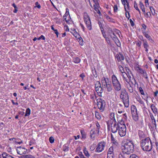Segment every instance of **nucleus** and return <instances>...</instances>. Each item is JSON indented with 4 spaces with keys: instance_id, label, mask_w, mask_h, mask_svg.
<instances>
[{
    "instance_id": "864d4df0",
    "label": "nucleus",
    "mask_w": 158,
    "mask_h": 158,
    "mask_svg": "<svg viewBox=\"0 0 158 158\" xmlns=\"http://www.w3.org/2000/svg\"><path fill=\"white\" fill-rule=\"evenodd\" d=\"M114 11L115 12H116L118 9V7L116 5H114Z\"/></svg>"
},
{
    "instance_id": "bb28decb",
    "label": "nucleus",
    "mask_w": 158,
    "mask_h": 158,
    "mask_svg": "<svg viewBox=\"0 0 158 158\" xmlns=\"http://www.w3.org/2000/svg\"><path fill=\"white\" fill-rule=\"evenodd\" d=\"M51 27L52 30L54 31V33L56 35L57 37H58V35L59 34V33L58 32L57 30L55 29L53 26L52 25Z\"/></svg>"
},
{
    "instance_id": "6ab92c4d",
    "label": "nucleus",
    "mask_w": 158,
    "mask_h": 158,
    "mask_svg": "<svg viewBox=\"0 0 158 158\" xmlns=\"http://www.w3.org/2000/svg\"><path fill=\"white\" fill-rule=\"evenodd\" d=\"M104 87H106L108 92H111L112 90V87L110 82H108V84Z\"/></svg>"
},
{
    "instance_id": "c9c22d12",
    "label": "nucleus",
    "mask_w": 158,
    "mask_h": 158,
    "mask_svg": "<svg viewBox=\"0 0 158 158\" xmlns=\"http://www.w3.org/2000/svg\"><path fill=\"white\" fill-rule=\"evenodd\" d=\"M150 118L152 121V123H153L154 122H155L156 120L154 118V117L153 114L152 113H150Z\"/></svg>"
},
{
    "instance_id": "49530a36",
    "label": "nucleus",
    "mask_w": 158,
    "mask_h": 158,
    "mask_svg": "<svg viewBox=\"0 0 158 158\" xmlns=\"http://www.w3.org/2000/svg\"><path fill=\"white\" fill-rule=\"evenodd\" d=\"M54 139L52 136L50 137V143H53L54 141Z\"/></svg>"
},
{
    "instance_id": "7ed1b4c3",
    "label": "nucleus",
    "mask_w": 158,
    "mask_h": 158,
    "mask_svg": "<svg viewBox=\"0 0 158 158\" xmlns=\"http://www.w3.org/2000/svg\"><path fill=\"white\" fill-rule=\"evenodd\" d=\"M111 79L114 89L118 91H119L121 89V86L117 77L114 75H113L111 77Z\"/></svg>"
},
{
    "instance_id": "8fccbe9b",
    "label": "nucleus",
    "mask_w": 158,
    "mask_h": 158,
    "mask_svg": "<svg viewBox=\"0 0 158 158\" xmlns=\"http://www.w3.org/2000/svg\"><path fill=\"white\" fill-rule=\"evenodd\" d=\"M35 5L38 8L40 9V8L41 6L38 2H36L35 3Z\"/></svg>"
},
{
    "instance_id": "7c9ffc66",
    "label": "nucleus",
    "mask_w": 158,
    "mask_h": 158,
    "mask_svg": "<svg viewBox=\"0 0 158 158\" xmlns=\"http://www.w3.org/2000/svg\"><path fill=\"white\" fill-rule=\"evenodd\" d=\"M31 113V110L29 108H28L26 110V113L25 114V116H27L29 115Z\"/></svg>"
},
{
    "instance_id": "a878e982",
    "label": "nucleus",
    "mask_w": 158,
    "mask_h": 158,
    "mask_svg": "<svg viewBox=\"0 0 158 158\" xmlns=\"http://www.w3.org/2000/svg\"><path fill=\"white\" fill-rule=\"evenodd\" d=\"M139 5L142 11L144 13H145V9L143 4L141 2H139Z\"/></svg>"
},
{
    "instance_id": "4be33fe9",
    "label": "nucleus",
    "mask_w": 158,
    "mask_h": 158,
    "mask_svg": "<svg viewBox=\"0 0 158 158\" xmlns=\"http://www.w3.org/2000/svg\"><path fill=\"white\" fill-rule=\"evenodd\" d=\"M139 89L140 92L142 95H145V96L147 98V99H144L146 100V102H148V100H147V98L148 97V95L147 94L145 95V94L144 93L143 90L141 87H140L139 88Z\"/></svg>"
},
{
    "instance_id": "2f4dec72",
    "label": "nucleus",
    "mask_w": 158,
    "mask_h": 158,
    "mask_svg": "<svg viewBox=\"0 0 158 158\" xmlns=\"http://www.w3.org/2000/svg\"><path fill=\"white\" fill-rule=\"evenodd\" d=\"M96 131L98 133V134L99 133V129L100 127V125L98 122H97L96 123Z\"/></svg>"
},
{
    "instance_id": "a19ab883",
    "label": "nucleus",
    "mask_w": 158,
    "mask_h": 158,
    "mask_svg": "<svg viewBox=\"0 0 158 158\" xmlns=\"http://www.w3.org/2000/svg\"><path fill=\"white\" fill-rule=\"evenodd\" d=\"M94 7L95 10L96 11H97L98 10V3L97 4H94Z\"/></svg>"
},
{
    "instance_id": "72a5a7b5",
    "label": "nucleus",
    "mask_w": 158,
    "mask_h": 158,
    "mask_svg": "<svg viewBox=\"0 0 158 158\" xmlns=\"http://www.w3.org/2000/svg\"><path fill=\"white\" fill-rule=\"evenodd\" d=\"M113 147H110L108 150L107 154H113Z\"/></svg>"
},
{
    "instance_id": "3c124183",
    "label": "nucleus",
    "mask_w": 158,
    "mask_h": 158,
    "mask_svg": "<svg viewBox=\"0 0 158 158\" xmlns=\"http://www.w3.org/2000/svg\"><path fill=\"white\" fill-rule=\"evenodd\" d=\"M126 17L129 19L130 18V14L128 11L126 12Z\"/></svg>"
},
{
    "instance_id": "6e6d98bb",
    "label": "nucleus",
    "mask_w": 158,
    "mask_h": 158,
    "mask_svg": "<svg viewBox=\"0 0 158 158\" xmlns=\"http://www.w3.org/2000/svg\"><path fill=\"white\" fill-rule=\"evenodd\" d=\"M130 23L131 24V25L132 26H134V23H133V21L131 19H130Z\"/></svg>"
},
{
    "instance_id": "79ce46f5",
    "label": "nucleus",
    "mask_w": 158,
    "mask_h": 158,
    "mask_svg": "<svg viewBox=\"0 0 158 158\" xmlns=\"http://www.w3.org/2000/svg\"><path fill=\"white\" fill-rule=\"evenodd\" d=\"M143 46L145 48H148V47L149 46L146 42L143 41Z\"/></svg>"
},
{
    "instance_id": "6e6552de",
    "label": "nucleus",
    "mask_w": 158,
    "mask_h": 158,
    "mask_svg": "<svg viewBox=\"0 0 158 158\" xmlns=\"http://www.w3.org/2000/svg\"><path fill=\"white\" fill-rule=\"evenodd\" d=\"M131 111L133 119L135 121H138L139 117L137 112V109L135 106H132Z\"/></svg>"
},
{
    "instance_id": "de8ad7c7",
    "label": "nucleus",
    "mask_w": 158,
    "mask_h": 158,
    "mask_svg": "<svg viewBox=\"0 0 158 158\" xmlns=\"http://www.w3.org/2000/svg\"><path fill=\"white\" fill-rule=\"evenodd\" d=\"M128 88L130 92L132 93L133 92V89L131 85H130Z\"/></svg>"
},
{
    "instance_id": "37998d69",
    "label": "nucleus",
    "mask_w": 158,
    "mask_h": 158,
    "mask_svg": "<svg viewBox=\"0 0 158 158\" xmlns=\"http://www.w3.org/2000/svg\"><path fill=\"white\" fill-rule=\"evenodd\" d=\"M138 72L141 74H144L145 72V71L143 70L142 69L139 68V70H138Z\"/></svg>"
},
{
    "instance_id": "5fc2aeb1",
    "label": "nucleus",
    "mask_w": 158,
    "mask_h": 158,
    "mask_svg": "<svg viewBox=\"0 0 158 158\" xmlns=\"http://www.w3.org/2000/svg\"><path fill=\"white\" fill-rule=\"evenodd\" d=\"M143 74V76L144 77H145L146 79H147L148 77L147 76V74L146 72H145L144 74Z\"/></svg>"
},
{
    "instance_id": "9d476101",
    "label": "nucleus",
    "mask_w": 158,
    "mask_h": 158,
    "mask_svg": "<svg viewBox=\"0 0 158 158\" xmlns=\"http://www.w3.org/2000/svg\"><path fill=\"white\" fill-rule=\"evenodd\" d=\"M100 85V82L99 81H97L96 84L95 85V89L98 95L100 96H101L102 93L103 92L102 89Z\"/></svg>"
},
{
    "instance_id": "a211bd4d",
    "label": "nucleus",
    "mask_w": 158,
    "mask_h": 158,
    "mask_svg": "<svg viewBox=\"0 0 158 158\" xmlns=\"http://www.w3.org/2000/svg\"><path fill=\"white\" fill-rule=\"evenodd\" d=\"M143 34L145 37L148 39L150 42L152 43L154 42L153 40L151 38V37L146 32H143Z\"/></svg>"
},
{
    "instance_id": "f704fd0d",
    "label": "nucleus",
    "mask_w": 158,
    "mask_h": 158,
    "mask_svg": "<svg viewBox=\"0 0 158 158\" xmlns=\"http://www.w3.org/2000/svg\"><path fill=\"white\" fill-rule=\"evenodd\" d=\"M86 148H85L84 149V153L85 156H86L87 157H88L89 156V154L88 153V152L87 151H86Z\"/></svg>"
},
{
    "instance_id": "c85d7f7f",
    "label": "nucleus",
    "mask_w": 158,
    "mask_h": 158,
    "mask_svg": "<svg viewBox=\"0 0 158 158\" xmlns=\"http://www.w3.org/2000/svg\"><path fill=\"white\" fill-rule=\"evenodd\" d=\"M73 61L75 63H78L80 62V60L79 58L76 57L73 59Z\"/></svg>"
},
{
    "instance_id": "cd10ccee",
    "label": "nucleus",
    "mask_w": 158,
    "mask_h": 158,
    "mask_svg": "<svg viewBox=\"0 0 158 158\" xmlns=\"http://www.w3.org/2000/svg\"><path fill=\"white\" fill-rule=\"evenodd\" d=\"M110 118H111V122H114V114L113 113H111L110 114Z\"/></svg>"
},
{
    "instance_id": "e433bc0d",
    "label": "nucleus",
    "mask_w": 158,
    "mask_h": 158,
    "mask_svg": "<svg viewBox=\"0 0 158 158\" xmlns=\"http://www.w3.org/2000/svg\"><path fill=\"white\" fill-rule=\"evenodd\" d=\"M150 10L152 14V15H156V13L155 12V10L154 9L152 6H150Z\"/></svg>"
},
{
    "instance_id": "69168bd1",
    "label": "nucleus",
    "mask_w": 158,
    "mask_h": 158,
    "mask_svg": "<svg viewBox=\"0 0 158 158\" xmlns=\"http://www.w3.org/2000/svg\"><path fill=\"white\" fill-rule=\"evenodd\" d=\"M158 94V91L156 90L154 93V96H156Z\"/></svg>"
},
{
    "instance_id": "e2e57ef3",
    "label": "nucleus",
    "mask_w": 158,
    "mask_h": 158,
    "mask_svg": "<svg viewBox=\"0 0 158 158\" xmlns=\"http://www.w3.org/2000/svg\"><path fill=\"white\" fill-rule=\"evenodd\" d=\"M11 102L13 105H18V104L17 102H16V103L14 102V101L13 100H11Z\"/></svg>"
},
{
    "instance_id": "39448f33",
    "label": "nucleus",
    "mask_w": 158,
    "mask_h": 158,
    "mask_svg": "<svg viewBox=\"0 0 158 158\" xmlns=\"http://www.w3.org/2000/svg\"><path fill=\"white\" fill-rule=\"evenodd\" d=\"M84 19L87 29L89 30H91L92 29V27L90 18L86 12H85L84 14Z\"/></svg>"
},
{
    "instance_id": "c756f323",
    "label": "nucleus",
    "mask_w": 158,
    "mask_h": 158,
    "mask_svg": "<svg viewBox=\"0 0 158 158\" xmlns=\"http://www.w3.org/2000/svg\"><path fill=\"white\" fill-rule=\"evenodd\" d=\"M21 158H35L31 155H24L21 156Z\"/></svg>"
},
{
    "instance_id": "338daca9",
    "label": "nucleus",
    "mask_w": 158,
    "mask_h": 158,
    "mask_svg": "<svg viewBox=\"0 0 158 158\" xmlns=\"http://www.w3.org/2000/svg\"><path fill=\"white\" fill-rule=\"evenodd\" d=\"M18 11V8H15L13 12L15 13H16Z\"/></svg>"
},
{
    "instance_id": "423d86ee",
    "label": "nucleus",
    "mask_w": 158,
    "mask_h": 158,
    "mask_svg": "<svg viewBox=\"0 0 158 158\" xmlns=\"http://www.w3.org/2000/svg\"><path fill=\"white\" fill-rule=\"evenodd\" d=\"M114 122H111L110 124L111 125V131L112 133H116L118 131L119 127L121 124L117 122L115 119H114Z\"/></svg>"
},
{
    "instance_id": "5701e85b",
    "label": "nucleus",
    "mask_w": 158,
    "mask_h": 158,
    "mask_svg": "<svg viewBox=\"0 0 158 158\" xmlns=\"http://www.w3.org/2000/svg\"><path fill=\"white\" fill-rule=\"evenodd\" d=\"M114 39H113V40L115 42V43L116 44H117V45L118 46H119L120 45V42H119V40H118V39L117 38V37L116 36V37H114Z\"/></svg>"
},
{
    "instance_id": "774afa93",
    "label": "nucleus",
    "mask_w": 158,
    "mask_h": 158,
    "mask_svg": "<svg viewBox=\"0 0 158 158\" xmlns=\"http://www.w3.org/2000/svg\"><path fill=\"white\" fill-rule=\"evenodd\" d=\"M80 77L83 78V77H85V75L83 74H81L80 75Z\"/></svg>"
},
{
    "instance_id": "680f3d73",
    "label": "nucleus",
    "mask_w": 158,
    "mask_h": 158,
    "mask_svg": "<svg viewBox=\"0 0 158 158\" xmlns=\"http://www.w3.org/2000/svg\"><path fill=\"white\" fill-rule=\"evenodd\" d=\"M111 138L112 141H114L115 140L114 138L113 135L112 134H111Z\"/></svg>"
},
{
    "instance_id": "4c0bfd02",
    "label": "nucleus",
    "mask_w": 158,
    "mask_h": 158,
    "mask_svg": "<svg viewBox=\"0 0 158 158\" xmlns=\"http://www.w3.org/2000/svg\"><path fill=\"white\" fill-rule=\"evenodd\" d=\"M134 7L136 10H138L139 11V13H140V11L137 6V4L135 1L134 2Z\"/></svg>"
},
{
    "instance_id": "c03bdc74",
    "label": "nucleus",
    "mask_w": 158,
    "mask_h": 158,
    "mask_svg": "<svg viewBox=\"0 0 158 158\" xmlns=\"http://www.w3.org/2000/svg\"><path fill=\"white\" fill-rule=\"evenodd\" d=\"M130 158H139L138 156L135 154H132L130 156Z\"/></svg>"
},
{
    "instance_id": "1a4fd4ad",
    "label": "nucleus",
    "mask_w": 158,
    "mask_h": 158,
    "mask_svg": "<svg viewBox=\"0 0 158 158\" xmlns=\"http://www.w3.org/2000/svg\"><path fill=\"white\" fill-rule=\"evenodd\" d=\"M126 72L128 76V78L131 81V82L133 84L135 85L136 84V81L133 75L131 73V72L126 67Z\"/></svg>"
},
{
    "instance_id": "13d9d810",
    "label": "nucleus",
    "mask_w": 158,
    "mask_h": 158,
    "mask_svg": "<svg viewBox=\"0 0 158 158\" xmlns=\"http://www.w3.org/2000/svg\"><path fill=\"white\" fill-rule=\"evenodd\" d=\"M64 15H66V16H68V17H69L70 16L69 15V11H66V12Z\"/></svg>"
},
{
    "instance_id": "603ef678",
    "label": "nucleus",
    "mask_w": 158,
    "mask_h": 158,
    "mask_svg": "<svg viewBox=\"0 0 158 158\" xmlns=\"http://www.w3.org/2000/svg\"><path fill=\"white\" fill-rule=\"evenodd\" d=\"M38 40H40L41 39H42L43 40H44L45 39V37L43 35H41L39 38H38Z\"/></svg>"
},
{
    "instance_id": "473e14b6",
    "label": "nucleus",
    "mask_w": 158,
    "mask_h": 158,
    "mask_svg": "<svg viewBox=\"0 0 158 158\" xmlns=\"http://www.w3.org/2000/svg\"><path fill=\"white\" fill-rule=\"evenodd\" d=\"M118 68L119 71L121 72V73H122L125 72L123 67L122 66L119 65L118 66Z\"/></svg>"
},
{
    "instance_id": "dca6fc26",
    "label": "nucleus",
    "mask_w": 158,
    "mask_h": 158,
    "mask_svg": "<svg viewBox=\"0 0 158 158\" xmlns=\"http://www.w3.org/2000/svg\"><path fill=\"white\" fill-rule=\"evenodd\" d=\"M116 58L118 61H120L122 60H123L124 59V56L121 54L117 55L116 56Z\"/></svg>"
},
{
    "instance_id": "f8f14e48",
    "label": "nucleus",
    "mask_w": 158,
    "mask_h": 158,
    "mask_svg": "<svg viewBox=\"0 0 158 158\" xmlns=\"http://www.w3.org/2000/svg\"><path fill=\"white\" fill-rule=\"evenodd\" d=\"M16 151L18 154L21 155L26 153L27 150L24 148L20 147L17 148Z\"/></svg>"
},
{
    "instance_id": "f3484780",
    "label": "nucleus",
    "mask_w": 158,
    "mask_h": 158,
    "mask_svg": "<svg viewBox=\"0 0 158 158\" xmlns=\"http://www.w3.org/2000/svg\"><path fill=\"white\" fill-rule=\"evenodd\" d=\"M151 107L153 113L154 114H155L156 115V113L157 112V109L156 108L155 105L154 104H152L151 106Z\"/></svg>"
},
{
    "instance_id": "09e8293b",
    "label": "nucleus",
    "mask_w": 158,
    "mask_h": 158,
    "mask_svg": "<svg viewBox=\"0 0 158 158\" xmlns=\"http://www.w3.org/2000/svg\"><path fill=\"white\" fill-rule=\"evenodd\" d=\"M113 154H107V158H114Z\"/></svg>"
},
{
    "instance_id": "ddd939ff",
    "label": "nucleus",
    "mask_w": 158,
    "mask_h": 158,
    "mask_svg": "<svg viewBox=\"0 0 158 158\" xmlns=\"http://www.w3.org/2000/svg\"><path fill=\"white\" fill-rule=\"evenodd\" d=\"M120 97L123 100L128 98V95L125 89H123L121 90Z\"/></svg>"
},
{
    "instance_id": "0e129e2a",
    "label": "nucleus",
    "mask_w": 158,
    "mask_h": 158,
    "mask_svg": "<svg viewBox=\"0 0 158 158\" xmlns=\"http://www.w3.org/2000/svg\"><path fill=\"white\" fill-rule=\"evenodd\" d=\"M119 158H125L121 154H120L119 155Z\"/></svg>"
},
{
    "instance_id": "aec40b11",
    "label": "nucleus",
    "mask_w": 158,
    "mask_h": 158,
    "mask_svg": "<svg viewBox=\"0 0 158 158\" xmlns=\"http://www.w3.org/2000/svg\"><path fill=\"white\" fill-rule=\"evenodd\" d=\"M123 103L126 107H127L129 106L128 98L123 100Z\"/></svg>"
},
{
    "instance_id": "f257e3e1",
    "label": "nucleus",
    "mask_w": 158,
    "mask_h": 158,
    "mask_svg": "<svg viewBox=\"0 0 158 158\" xmlns=\"http://www.w3.org/2000/svg\"><path fill=\"white\" fill-rule=\"evenodd\" d=\"M134 149L133 142L130 139L127 140L125 143L122 147V151L124 154H130L133 152Z\"/></svg>"
},
{
    "instance_id": "f03ea898",
    "label": "nucleus",
    "mask_w": 158,
    "mask_h": 158,
    "mask_svg": "<svg viewBox=\"0 0 158 158\" xmlns=\"http://www.w3.org/2000/svg\"><path fill=\"white\" fill-rule=\"evenodd\" d=\"M140 143L141 147L144 151H150L152 148L151 141L148 138L141 140Z\"/></svg>"
},
{
    "instance_id": "bf43d9fd",
    "label": "nucleus",
    "mask_w": 158,
    "mask_h": 158,
    "mask_svg": "<svg viewBox=\"0 0 158 158\" xmlns=\"http://www.w3.org/2000/svg\"><path fill=\"white\" fill-rule=\"evenodd\" d=\"M98 0H93V1L94 2V4H97L98 3Z\"/></svg>"
},
{
    "instance_id": "4d7b16f0",
    "label": "nucleus",
    "mask_w": 158,
    "mask_h": 158,
    "mask_svg": "<svg viewBox=\"0 0 158 158\" xmlns=\"http://www.w3.org/2000/svg\"><path fill=\"white\" fill-rule=\"evenodd\" d=\"M145 5L146 6H147L149 4L148 0H145Z\"/></svg>"
},
{
    "instance_id": "0eeeda50",
    "label": "nucleus",
    "mask_w": 158,
    "mask_h": 158,
    "mask_svg": "<svg viewBox=\"0 0 158 158\" xmlns=\"http://www.w3.org/2000/svg\"><path fill=\"white\" fill-rule=\"evenodd\" d=\"M118 131V133L120 136L123 137L125 135L126 133V128L124 125H120Z\"/></svg>"
},
{
    "instance_id": "052dcab7",
    "label": "nucleus",
    "mask_w": 158,
    "mask_h": 158,
    "mask_svg": "<svg viewBox=\"0 0 158 158\" xmlns=\"http://www.w3.org/2000/svg\"><path fill=\"white\" fill-rule=\"evenodd\" d=\"M98 24L99 25L100 27L101 28V27H102V23L100 21H98Z\"/></svg>"
},
{
    "instance_id": "20e7f679",
    "label": "nucleus",
    "mask_w": 158,
    "mask_h": 158,
    "mask_svg": "<svg viewBox=\"0 0 158 158\" xmlns=\"http://www.w3.org/2000/svg\"><path fill=\"white\" fill-rule=\"evenodd\" d=\"M98 107L101 112H103L105 109L106 106L105 101L102 99L98 98L97 100Z\"/></svg>"
},
{
    "instance_id": "a18cd8bd",
    "label": "nucleus",
    "mask_w": 158,
    "mask_h": 158,
    "mask_svg": "<svg viewBox=\"0 0 158 158\" xmlns=\"http://www.w3.org/2000/svg\"><path fill=\"white\" fill-rule=\"evenodd\" d=\"M73 35L77 39H78L79 38L80 35L77 32L75 33L74 34H73Z\"/></svg>"
},
{
    "instance_id": "2eb2a0df",
    "label": "nucleus",
    "mask_w": 158,
    "mask_h": 158,
    "mask_svg": "<svg viewBox=\"0 0 158 158\" xmlns=\"http://www.w3.org/2000/svg\"><path fill=\"white\" fill-rule=\"evenodd\" d=\"M96 136V132L95 131L92 130L90 132V137L92 140H94Z\"/></svg>"
},
{
    "instance_id": "393cba45",
    "label": "nucleus",
    "mask_w": 158,
    "mask_h": 158,
    "mask_svg": "<svg viewBox=\"0 0 158 158\" xmlns=\"http://www.w3.org/2000/svg\"><path fill=\"white\" fill-rule=\"evenodd\" d=\"M95 116L98 119H100L101 118V115L100 113L96 111L95 112Z\"/></svg>"
},
{
    "instance_id": "ea45409f",
    "label": "nucleus",
    "mask_w": 158,
    "mask_h": 158,
    "mask_svg": "<svg viewBox=\"0 0 158 158\" xmlns=\"http://www.w3.org/2000/svg\"><path fill=\"white\" fill-rule=\"evenodd\" d=\"M106 18L108 21L111 22H113V19L110 18L109 16L106 15Z\"/></svg>"
},
{
    "instance_id": "58836bf2",
    "label": "nucleus",
    "mask_w": 158,
    "mask_h": 158,
    "mask_svg": "<svg viewBox=\"0 0 158 158\" xmlns=\"http://www.w3.org/2000/svg\"><path fill=\"white\" fill-rule=\"evenodd\" d=\"M110 31L111 33L112 34L110 35L111 37L113 39H114V37H116V36H117L115 35V33L113 32L111 30Z\"/></svg>"
},
{
    "instance_id": "b1692460",
    "label": "nucleus",
    "mask_w": 158,
    "mask_h": 158,
    "mask_svg": "<svg viewBox=\"0 0 158 158\" xmlns=\"http://www.w3.org/2000/svg\"><path fill=\"white\" fill-rule=\"evenodd\" d=\"M122 4L124 5V8L125 10H126V5L127 6V7L128 6V3L127 0H121Z\"/></svg>"
},
{
    "instance_id": "4468645a",
    "label": "nucleus",
    "mask_w": 158,
    "mask_h": 158,
    "mask_svg": "<svg viewBox=\"0 0 158 158\" xmlns=\"http://www.w3.org/2000/svg\"><path fill=\"white\" fill-rule=\"evenodd\" d=\"M121 75L122 76L123 80L127 82V83H129V82H131V81L128 78V76L127 73L125 72L122 73H121Z\"/></svg>"
},
{
    "instance_id": "412c9836",
    "label": "nucleus",
    "mask_w": 158,
    "mask_h": 158,
    "mask_svg": "<svg viewBox=\"0 0 158 158\" xmlns=\"http://www.w3.org/2000/svg\"><path fill=\"white\" fill-rule=\"evenodd\" d=\"M102 85L104 86V87H106L108 83V82L106 81V78L104 77L102 79Z\"/></svg>"
},
{
    "instance_id": "9b49d317",
    "label": "nucleus",
    "mask_w": 158,
    "mask_h": 158,
    "mask_svg": "<svg viewBox=\"0 0 158 158\" xmlns=\"http://www.w3.org/2000/svg\"><path fill=\"white\" fill-rule=\"evenodd\" d=\"M106 143L104 142H102L98 143L96 151L100 152H102L104 149Z\"/></svg>"
}]
</instances>
